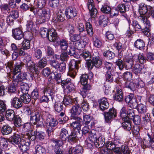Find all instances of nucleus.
<instances>
[{"mask_svg":"<svg viewBox=\"0 0 154 154\" xmlns=\"http://www.w3.org/2000/svg\"><path fill=\"white\" fill-rule=\"evenodd\" d=\"M132 25L135 31H140L141 30V26L138 24L137 20H134L132 21Z\"/></svg>","mask_w":154,"mask_h":154,"instance_id":"obj_56","label":"nucleus"},{"mask_svg":"<svg viewBox=\"0 0 154 154\" xmlns=\"http://www.w3.org/2000/svg\"><path fill=\"white\" fill-rule=\"evenodd\" d=\"M137 109L139 113L141 114L145 113L147 112V108L146 105L142 103L138 105Z\"/></svg>","mask_w":154,"mask_h":154,"instance_id":"obj_35","label":"nucleus"},{"mask_svg":"<svg viewBox=\"0 0 154 154\" xmlns=\"http://www.w3.org/2000/svg\"><path fill=\"white\" fill-rule=\"evenodd\" d=\"M95 131L94 130H92L89 134V140L92 143H94L97 139V137L95 133Z\"/></svg>","mask_w":154,"mask_h":154,"instance_id":"obj_43","label":"nucleus"},{"mask_svg":"<svg viewBox=\"0 0 154 154\" xmlns=\"http://www.w3.org/2000/svg\"><path fill=\"white\" fill-rule=\"evenodd\" d=\"M116 110L114 108L109 109L108 112H105L103 113L105 120L106 122L109 123L112 120L117 116Z\"/></svg>","mask_w":154,"mask_h":154,"instance_id":"obj_9","label":"nucleus"},{"mask_svg":"<svg viewBox=\"0 0 154 154\" xmlns=\"http://www.w3.org/2000/svg\"><path fill=\"white\" fill-rule=\"evenodd\" d=\"M21 91L23 93H28V91L29 89V86L28 85L23 82L21 84Z\"/></svg>","mask_w":154,"mask_h":154,"instance_id":"obj_46","label":"nucleus"},{"mask_svg":"<svg viewBox=\"0 0 154 154\" xmlns=\"http://www.w3.org/2000/svg\"><path fill=\"white\" fill-rule=\"evenodd\" d=\"M134 47L139 50L143 49L145 46L144 42L140 39H137L134 43Z\"/></svg>","mask_w":154,"mask_h":154,"instance_id":"obj_27","label":"nucleus"},{"mask_svg":"<svg viewBox=\"0 0 154 154\" xmlns=\"http://www.w3.org/2000/svg\"><path fill=\"white\" fill-rule=\"evenodd\" d=\"M11 48L14 52H19L20 54L21 52H25V51L22 50L21 48H18L15 44L13 43L11 44Z\"/></svg>","mask_w":154,"mask_h":154,"instance_id":"obj_54","label":"nucleus"},{"mask_svg":"<svg viewBox=\"0 0 154 154\" xmlns=\"http://www.w3.org/2000/svg\"><path fill=\"white\" fill-rule=\"evenodd\" d=\"M139 13L140 15L138 17L139 20L146 24V27L149 28L150 26V22L147 19L146 15L148 11L147 6L143 3H140L139 5Z\"/></svg>","mask_w":154,"mask_h":154,"instance_id":"obj_4","label":"nucleus"},{"mask_svg":"<svg viewBox=\"0 0 154 154\" xmlns=\"http://www.w3.org/2000/svg\"><path fill=\"white\" fill-rule=\"evenodd\" d=\"M118 11L121 14V15L124 17L126 18L127 15L125 13L126 11V7L125 5L122 4H119L117 6Z\"/></svg>","mask_w":154,"mask_h":154,"instance_id":"obj_23","label":"nucleus"},{"mask_svg":"<svg viewBox=\"0 0 154 154\" xmlns=\"http://www.w3.org/2000/svg\"><path fill=\"white\" fill-rule=\"evenodd\" d=\"M108 23L107 17L104 15L100 16L99 18V23L100 25L105 26Z\"/></svg>","mask_w":154,"mask_h":154,"instance_id":"obj_40","label":"nucleus"},{"mask_svg":"<svg viewBox=\"0 0 154 154\" xmlns=\"http://www.w3.org/2000/svg\"><path fill=\"white\" fill-rule=\"evenodd\" d=\"M85 36L82 34H75L73 35L70 37V39L73 42H77L79 41L81 37H84Z\"/></svg>","mask_w":154,"mask_h":154,"instance_id":"obj_57","label":"nucleus"},{"mask_svg":"<svg viewBox=\"0 0 154 154\" xmlns=\"http://www.w3.org/2000/svg\"><path fill=\"white\" fill-rule=\"evenodd\" d=\"M65 14L68 18L70 19L76 16L77 11L75 8L72 6L69 7L66 9Z\"/></svg>","mask_w":154,"mask_h":154,"instance_id":"obj_11","label":"nucleus"},{"mask_svg":"<svg viewBox=\"0 0 154 154\" xmlns=\"http://www.w3.org/2000/svg\"><path fill=\"white\" fill-rule=\"evenodd\" d=\"M105 143V138L104 137L102 136H100L98 137L94 143V144L96 147L99 148L102 147L104 145Z\"/></svg>","mask_w":154,"mask_h":154,"instance_id":"obj_21","label":"nucleus"},{"mask_svg":"<svg viewBox=\"0 0 154 154\" xmlns=\"http://www.w3.org/2000/svg\"><path fill=\"white\" fill-rule=\"evenodd\" d=\"M114 99L119 102L123 100V96L122 91L120 89H117L115 97Z\"/></svg>","mask_w":154,"mask_h":154,"instance_id":"obj_32","label":"nucleus"},{"mask_svg":"<svg viewBox=\"0 0 154 154\" xmlns=\"http://www.w3.org/2000/svg\"><path fill=\"white\" fill-rule=\"evenodd\" d=\"M123 122L122 124V125L125 129H126L127 131H129L131 129V121H125V120H123Z\"/></svg>","mask_w":154,"mask_h":154,"instance_id":"obj_45","label":"nucleus"},{"mask_svg":"<svg viewBox=\"0 0 154 154\" xmlns=\"http://www.w3.org/2000/svg\"><path fill=\"white\" fill-rule=\"evenodd\" d=\"M125 86L126 87L128 88L132 91H135L137 88L136 84L132 82L126 83Z\"/></svg>","mask_w":154,"mask_h":154,"instance_id":"obj_60","label":"nucleus"},{"mask_svg":"<svg viewBox=\"0 0 154 154\" xmlns=\"http://www.w3.org/2000/svg\"><path fill=\"white\" fill-rule=\"evenodd\" d=\"M21 99L24 103H29L31 100L30 96L28 93H23V95L21 97Z\"/></svg>","mask_w":154,"mask_h":154,"instance_id":"obj_37","label":"nucleus"},{"mask_svg":"<svg viewBox=\"0 0 154 154\" xmlns=\"http://www.w3.org/2000/svg\"><path fill=\"white\" fill-rule=\"evenodd\" d=\"M5 116L8 120L11 121L13 120L15 116L14 115V112L13 110H9L6 111Z\"/></svg>","mask_w":154,"mask_h":154,"instance_id":"obj_30","label":"nucleus"},{"mask_svg":"<svg viewBox=\"0 0 154 154\" xmlns=\"http://www.w3.org/2000/svg\"><path fill=\"white\" fill-rule=\"evenodd\" d=\"M137 99L136 98L133 99L128 103L129 107L131 109H134L137 107Z\"/></svg>","mask_w":154,"mask_h":154,"instance_id":"obj_59","label":"nucleus"},{"mask_svg":"<svg viewBox=\"0 0 154 154\" xmlns=\"http://www.w3.org/2000/svg\"><path fill=\"white\" fill-rule=\"evenodd\" d=\"M50 12L48 8L43 9L42 13L39 15L37 19L36 23L37 24H41L48 21L50 17Z\"/></svg>","mask_w":154,"mask_h":154,"instance_id":"obj_7","label":"nucleus"},{"mask_svg":"<svg viewBox=\"0 0 154 154\" xmlns=\"http://www.w3.org/2000/svg\"><path fill=\"white\" fill-rule=\"evenodd\" d=\"M57 17L55 19L57 22H59L60 21H63L64 19V14L61 11H60L57 13Z\"/></svg>","mask_w":154,"mask_h":154,"instance_id":"obj_53","label":"nucleus"},{"mask_svg":"<svg viewBox=\"0 0 154 154\" xmlns=\"http://www.w3.org/2000/svg\"><path fill=\"white\" fill-rule=\"evenodd\" d=\"M60 45L61 49L64 51L66 50L68 47V44L66 41L64 39L60 41Z\"/></svg>","mask_w":154,"mask_h":154,"instance_id":"obj_61","label":"nucleus"},{"mask_svg":"<svg viewBox=\"0 0 154 154\" xmlns=\"http://www.w3.org/2000/svg\"><path fill=\"white\" fill-rule=\"evenodd\" d=\"M103 55L104 57H106L109 59L113 58L115 56L114 54L112 52L108 51L106 52H104Z\"/></svg>","mask_w":154,"mask_h":154,"instance_id":"obj_62","label":"nucleus"},{"mask_svg":"<svg viewBox=\"0 0 154 154\" xmlns=\"http://www.w3.org/2000/svg\"><path fill=\"white\" fill-rule=\"evenodd\" d=\"M28 69L32 72H36L38 71V68L35 66V63L32 61H30L26 64Z\"/></svg>","mask_w":154,"mask_h":154,"instance_id":"obj_26","label":"nucleus"},{"mask_svg":"<svg viewBox=\"0 0 154 154\" xmlns=\"http://www.w3.org/2000/svg\"><path fill=\"white\" fill-rule=\"evenodd\" d=\"M83 85L84 86L81 91L80 94L82 95L83 98H84L88 93L89 90L91 89V87L89 85L87 84Z\"/></svg>","mask_w":154,"mask_h":154,"instance_id":"obj_25","label":"nucleus"},{"mask_svg":"<svg viewBox=\"0 0 154 154\" xmlns=\"http://www.w3.org/2000/svg\"><path fill=\"white\" fill-rule=\"evenodd\" d=\"M81 56L86 61H88L91 59V55L90 53L86 50H84L81 54Z\"/></svg>","mask_w":154,"mask_h":154,"instance_id":"obj_38","label":"nucleus"},{"mask_svg":"<svg viewBox=\"0 0 154 154\" xmlns=\"http://www.w3.org/2000/svg\"><path fill=\"white\" fill-rule=\"evenodd\" d=\"M93 44L95 47L100 48L101 47L102 43L96 36L94 35L93 37Z\"/></svg>","mask_w":154,"mask_h":154,"instance_id":"obj_39","label":"nucleus"},{"mask_svg":"<svg viewBox=\"0 0 154 154\" xmlns=\"http://www.w3.org/2000/svg\"><path fill=\"white\" fill-rule=\"evenodd\" d=\"M88 8L91 12V14L92 17H95L97 13V10L95 8L94 4L88 5Z\"/></svg>","mask_w":154,"mask_h":154,"instance_id":"obj_36","label":"nucleus"},{"mask_svg":"<svg viewBox=\"0 0 154 154\" xmlns=\"http://www.w3.org/2000/svg\"><path fill=\"white\" fill-rule=\"evenodd\" d=\"M68 134V131L66 128H63L61 129L59 133V139L64 141V142H66L69 135Z\"/></svg>","mask_w":154,"mask_h":154,"instance_id":"obj_16","label":"nucleus"},{"mask_svg":"<svg viewBox=\"0 0 154 154\" xmlns=\"http://www.w3.org/2000/svg\"><path fill=\"white\" fill-rule=\"evenodd\" d=\"M48 31L47 28L42 27L40 29V33L42 38H46L48 36Z\"/></svg>","mask_w":154,"mask_h":154,"instance_id":"obj_51","label":"nucleus"},{"mask_svg":"<svg viewBox=\"0 0 154 154\" xmlns=\"http://www.w3.org/2000/svg\"><path fill=\"white\" fill-rule=\"evenodd\" d=\"M81 60H72L69 64V70L68 75L74 78L78 72Z\"/></svg>","mask_w":154,"mask_h":154,"instance_id":"obj_5","label":"nucleus"},{"mask_svg":"<svg viewBox=\"0 0 154 154\" xmlns=\"http://www.w3.org/2000/svg\"><path fill=\"white\" fill-rule=\"evenodd\" d=\"M11 103L12 106L17 109L21 108L23 105V103L21 99L17 97L13 98L11 101Z\"/></svg>","mask_w":154,"mask_h":154,"instance_id":"obj_17","label":"nucleus"},{"mask_svg":"<svg viewBox=\"0 0 154 154\" xmlns=\"http://www.w3.org/2000/svg\"><path fill=\"white\" fill-rule=\"evenodd\" d=\"M116 64L118 66L119 68V69H116L115 70L116 72L119 75L121 74L122 71L124 69V68L125 67L124 64L123 63V61L119 59L116 61Z\"/></svg>","mask_w":154,"mask_h":154,"instance_id":"obj_22","label":"nucleus"},{"mask_svg":"<svg viewBox=\"0 0 154 154\" xmlns=\"http://www.w3.org/2000/svg\"><path fill=\"white\" fill-rule=\"evenodd\" d=\"M21 48L24 51L30 48V45L29 41L28 40H24L21 43Z\"/></svg>","mask_w":154,"mask_h":154,"instance_id":"obj_44","label":"nucleus"},{"mask_svg":"<svg viewBox=\"0 0 154 154\" xmlns=\"http://www.w3.org/2000/svg\"><path fill=\"white\" fill-rule=\"evenodd\" d=\"M75 118L77 121L72 122L70 124V125L73 129H77L78 133H79L81 125V123L82 120L80 117H75Z\"/></svg>","mask_w":154,"mask_h":154,"instance_id":"obj_13","label":"nucleus"},{"mask_svg":"<svg viewBox=\"0 0 154 154\" xmlns=\"http://www.w3.org/2000/svg\"><path fill=\"white\" fill-rule=\"evenodd\" d=\"M106 79V82L110 83L112 82L114 80V77L112 72L109 71H107L105 74Z\"/></svg>","mask_w":154,"mask_h":154,"instance_id":"obj_50","label":"nucleus"},{"mask_svg":"<svg viewBox=\"0 0 154 154\" xmlns=\"http://www.w3.org/2000/svg\"><path fill=\"white\" fill-rule=\"evenodd\" d=\"M143 69V66L138 64H136L133 69V71L135 74H137L140 73Z\"/></svg>","mask_w":154,"mask_h":154,"instance_id":"obj_42","label":"nucleus"},{"mask_svg":"<svg viewBox=\"0 0 154 154\" xmlns=\"http://www.w3.org/2000/svg\"><path fill=\"white\" fill-rule=\"evenodd\" d=\"M121 153L124 154H129L130 151L127 146L122 145L121 147Z\"/></svg>","mask_w":154,"mask_h":154,"instance_id":"obj_63","label":"nucleus"},{"mask_svg":"<svg viewBox=\"0 0 154 154\" xmlns=\"http://www.w3.org/2000/svg\"><path fill=\"white\" fill-rule=\"evenodd\" d=\"M12 131V128L10 126L4 125L2 128L1 132L3 135H6L10 134Z\"/></svg>","mask_w":154,"mask_h":154,"instance_id":"obj_29","label":"nucleus"},{"mask_svg":"<svg viewBox=\"0 0 154 154\" xmlns=\"http://www.w3.org/2000/svg\"><path fill=\"white\" fill-rule=\"evenodd\" d=\"M56 69H57L60 72L63 73L66 70V63L63 62L60 63Z\"/></svg>","mask_w":154,"mask_h":154,"instance_id":"obj_48","label":"nucleus"},{"mask_svg":"<svg viewBox=\"0 0 154 154\" xmlns=\"http://www.w3.org/2000/svg\"><path fill=\"white\" fill-rule=\"evenodd\" d=\"M30 76L29 74L27 75L26 73H24L22 74H19L18 75L15 76L13 75V83L16 86L20 85L23 82L25 79H28V76Z\"/></svg>","mask_w":154,"mask_h":154,"instance_id":"obj_8","label":"nucleus"},{"mask_svg":"<svg viewBox=\"0 0 154 154\" xmlns=\"http://www.w3.org/2000/svg\"><path fill=\"white\" fill-rule=\"evenodd\" d=\"M14 119V124L16 127H19L22 125L21 119L18 116H15Z\"/></svg>","mask_w":154,"mask_h":154,"instance_id":"obj_49","label":"nucleus"},{"mask_svg":"<svg viewBox=\"0 0 154 154\" xmlns=\"http://www.w3.org/2000/svg\"><path fill=\"white\" fill-rule=\"evenodd\" d=\"M99 106L100 109L104 111L108 109L109 107V104L107 98H103L98 101Z\"/></svg>","mask_w":154,"mask_h":154,"instance_id":"obj_12","label":"nucleus"},{"mask_svg":"<svg viewBox=\"0 0 154 154\" xmlns=\"http://www.w3.org/2000/svg\"><path fill=\"white\" fill-rule=\"evenodd\" d=\"M82 147L80 145H77L72 149H70L68 154H82L83 152Z\"/></svg>","mask_w":154,"mask_h":154,"instance_id":"obj_20","label":"nucleus"},{"mask_svg":"<svg viewBox=\"0 0 154 154\" xmlns=\"http://www.w3.org/2000/svg\"><path fill=\"white\" fill-rule=\"evenodd\" d=\"M75 104V105L73 106L71 110V113L72 115H76L79 114L81 113L82 110L81 108L79 105Z\"/></svg>","mask_w":154,"mask_h":154,"instance_id":"obj_24","label":"nucleus"},{"mask_svg":"<svg viewBox=\"0 0 154 154\" xmlns=\"http://www.w3.org/2000/svg\"><path fill=\"white\" fill-rule=\"evenodd\" d=\"M88 76L87 74H83L80 77V81L82 85H85L88 83Z\"/></svg>","mask_w":154,"mask_h":154,"instance_id":"obj_47","label":"nucleus"},{"mask_svg":"<svg viewBox=\"0 0 154 154\" xmlns=\"http://www.w3.org/2000/svg\"><path fill=\"white\" fill-rule=\"evenodd\" d=\"M47 64L46 59L45 58H43L39 61L38 63V66L40 68H43Z\"/></svg>","mask_w":154,"mask_h":154,"instance_id":"obj_52","label":"nucleus"},{"mask_svg":"<svg viewBox=\"0 0 154 154\" xmlns=\"http://www.w3.org/2000/svg\"><path fill=\"white\" fill-rule=\"evenodd\" d=\"M123 76L124 79L128 81H130L132 79V74L130 72H126L123 74Z\"/></svg>","mask_w":154,"mask_h":154,"instance_id":"obj_64","label":"nucleus"},{"mask_svg":"<svg viewBox=\"0 0 154 154\" xmlns=\"http://www.w3.org/2000/svg\"><path fill=\"white\" fill-rule=\"evenodd\" d=\"M35 154H44L45 149L42 146L38 145L35 147Z\"/></svg>","mask_w":154,"mask_h":154,"instance_id":"obj_55","label":"nucleus"},{"mask_svg":"<svg viewBox=\"0 0 154 154\" xmlns=\"http://www.w3.org/2000/svg\"><path fill=\"white\" fill-rule=\"evenodd\" d=\"M63 104L62 102L60 101H56L54 106L55 110L57 112H60L63 108Z\"/></svg>","mask_w":154,"mask_h":154,"instance_id":"obj_31","label":"nucleus"},{"mask_svg":"<svg viewBox=\"0 0 154 154\" xmlns=\"http://www.w3.org/2000/svg\"><path fill=\"white\" fill-rule=\"evenodd\" d=\"M63 102V103L66 106L72 104L73 103H74L75 104L78 103L76 99L73 100L71 97L69 96H65L64 97Z\"/></svg>","mask_w":154,"mask_h":154,"instance_id":"obj_19","label":"nucleus"},{"mask_svg":"<svg viewBox=\"0 0 154 154\" xmlns=\"http://www.w3.org/2000/svg\"><path fill=\"white\" fill-rule=\"evenodd\" d=\"M24 65L23 63L21 62L20 63H17L14 66L11 72L13 75H16V74L20 72L21 69V67Z\"/></svg>","mask_w":154,"mask_h":154,"instance_id":"obj_18","label":"nucleus"},{"mask_svg":"<svg viewBox=\"0 0 154 154\" xmlns=\"http://www.w3.org/2000/svg\"><path fill=\"white\" fill-rule=\"evenodd\" d=\"M35 133L34 131H31L30 134H22L23 138L28 139L29 140H34L36 138V135H35Z\"/></svg>","mask_w":154,"mask_h":154,"instance_id":"obj_34","label":"nucleus"},{"mask_svg":"<svg viewBox=\"0 0 154 154\" xmlns=\"http://www.w3.org/2000/svg\"><path fill=\"white\" fill-rule=\"evenodd\" d=\"M126 110V108L125 107H123L121 109L120 112V116L122 118V120H125V121H126V119H128V118L125 119L127 116Z\"/></svg>","mask_w":154,"mask_h":154,"instance_id":"obj_58","label":"nucleus"},{"mask_svg":"<svg viewBox=\"0 0 154 154\" xmlns=\"http://www.w3.org/2000/svg\"><path fill=\"white\" fill-rule=\"evenodd\" d=\"M76 27L79 33L80 34H82L85 36V29L84 25L82 23H78L75 24Z\"/></svg>","mask_w":154,"mask_h":154,"instance_id":"obj_28","label":"nucleus"},{"mask_svg":"<svg viewBox=\"0 0 154 154\" xmlns=\"http://www.w3.org/2000/svg\"><path fill=\"white\" fill-rule=\"evenodd\" d=\"M86 29L88 34L90 36H92L94 32L93 29L92 25L89 22H87L86 23Z\"/></svg>","mask_w":154,"mask_h":154,"instance_id":"obj_41","label":"nucleus"},{"mask_svg":"<svg viewBox=\"0 0 154 154\" xmlns=\"http://www.w3.org/2000/svg\"><path fill=\"white\" fill-rule=\"evenodd\" d=\"M10 141L13 144L17 145L20 150H25L28 148V142L23 139H21L20 136L18 134H14L9 139Z\"/></svg>","mask_w":154,"mask_h":154,"instance_id":"obj_2","label":"nucleus"},{"mask_svg":"<svg viewBox=\"0 0 154 154\" xmlns=\"http://www.w3.org/2000/svg\"><path fill=\"white\" fill-rule=\"evenodd\" d=\"M47 115L45 121L46 131L48 137H50L53 135L54 130V128L57 125L58 122L51 116Z\"/></svg>","mask_w":154,"mask_h":154,"instance_id":"obj_3","label":"nucleus"},{"mask_svg":"<svg viewBox=\"0 0 154 154\" xmlns=\"http://www.w3.org/2000/svg\"><path fill=\"white\" fill-rule=\"evenodd\" d=\"M83 121L85 125H88V127L91 128L94 126L96 123V121L93 117L88 115H85L83 116Z\"/></svg>","mask_w":154,"mask_h":154,"instance_id":"obj_10","label":"nucleus"},{"mask_svg":"<svg viewBox=\"0 0 154 154\" xmlns=\"http://www.w3.org/2000/svg\"><path fill=\"white\" fill-rule=\"evenodd\" d=\"M134 60L132 58L127 59L124 64V67L126 69H131L134 64Z\"/></svg>","mask_w":154,"mask_h":154,"instance_id":"obj_33","label":"nucleus"},{"mask_svg":"<svg viewBox=\"0 0 154 154\" xmlns=\"http://www.w3.org/2000/svg\"><path fill=\"white\" fill-rule=\"evenodd\" d=\"M48 37L49 41L51 42H54L57 40L58 38L56 30L53 28L49 30Z\"/></svg>","mask_w":154,"mask_h":154,"instance_id":"obj_15","label":"nucleus"},{"mask_svg":"<svg viewBox=\"0 0 154 154\" xmlns=\"http://www.w3.org/2000/svg\"><path fill=\"white\" fill-rule=\"evenodd\" d=\"M87 67L89 70L91 69L94 66L98 68L102 65V62L99 57V54L97 52H94L92 55V59L91 61H86Z\"/></svg>","mask_w":154,"mask_h":154,"instance_id":"obj_6","label":"nucleus"},{"mask_svg":"<svg viewBox=\"0 0 154 154\" xmlns=\"http://www.w3.org/2000/svg\"><path fill=\"white\" fill-rule=\"evenodd\" d=\"M12 33L13 37L16 40H20L23 37V33L20 28H16L13 29Z\"/></svg>","mask_w":154,"mask_h":154,"instance_id":"obj_14","label":"nucleus"},{"mask_svg":"<svg viewBox=\"0 0 154 154\" xmlns=\"http://www.w3.org/2000/svg\"><path fill=\"white\" fill-rule=\"evenodd\" d=\"M28 113V115H30V122L31 124L36 125V127L42 126L43 124V118L42 117L41 111L36 110L32 111L29 109L26 110Z\"/></svg>","mask_w":154,"mask_h":154,"instance_id":"obj_1","label":"nucleus"}]
</instances>
